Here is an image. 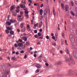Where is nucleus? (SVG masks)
Returning <instances> with one entry per match:
<instances>
[{"mask_svg": "<svg viewBox=\"0 0 77 77\" xmlns=\"http://www.w3.org/2000/svg\"><path fill=\"white\" fill-rule=\"evenodd\" d=\"M52 44H53V45H54V46H55V45H56V43H53Z\"/></svg>", "mask_w": 77, "mask_h": 77, "instance_id": "nucleus-42", "label": "nucleus"}, {"mask_svg": "<svg viewBox=\"0 0 77 77\" xmlns=\"http://www.w3.org/2000/svg\"><path fill=\"white\" fill-rule=\"evenodd\" d=\"M10 22H11V23H15V20H12V19L10 20Z\"/></svg>", "mask_w": 77, "mask_h": 77, "instance_id": "nucleus-19", "label": "nucleus"}, {"mask_svg": "<svg viewBox=\"0 0 77 77\" xmlns=\"http://www.w3.org/2000/svg\"><path fill=\"white\" fill-rule=\"evenodd\" d=\"M71 14H72V15H73V16H74V15H75V14H74V12H72V11H71Z\"/></svg>", "mask_w": 77, "mask_h": 77, "instance_id": "nucleus-28", "label": "nucleus"}, {"mask_svg": "<svg viewBox=\"0 0 77 77\" xmlns=\"http://www.w3.org/2000/svg\"><path fill=\"white\" fill-rule=\"evenodd\" d=\"M45 65L47 66H48L49 65L48 63H45Z\"/></svg>", "mask_w": 77, "mask_h": 77, "instance_id": "nucleus-45", "label": "nucleus"}, {"mask_svg": "<svg viewBox=\"0 0 77 77\" xmlns=\"http://www.w3.org/2000/svg\"><path fill=\"white\" fill-rule=\"evenodd\" d=\"M16 11L17 13H18V12H19V11H20V10L19 9H17L16 10Z\"/></svg>", "mask_w": 77, "mask_h": 77, "instance_id": "nucleus-30", "label": "nucleus"}, {"mask_svg": "<svg viewBox=\"0 0 77 77\" xmlns=\"http://www.w3.org/2000/svg\"><path fill=\"white\" fill-rule=\"evenodd\" d=\"M44 6V4H41V5L40 6L41 8H42Z\"/></svg>", "mask_w": 77, "mask_h": 77, "instance_id": "nucleus-37", "label": "nucleus"}, {"mask_svg": "<svg viewBox=\"0 0 77 77\" xmlns=\"http://www.w3.org/2000/svg\"><path fill=\"white\" fill-rule=\"evenodd\" d=\"M66 52L67 54H69V50L67 49V48H66Z\"/></svg>", "mask_w": 77, "mask_h": 77, "instance_id": "nucleus-17", "label": "nucleus"}, {"mask_svg": "<svg viewBox=\"0 0 77 77\" xmlns=\"http://www.w3.org/2000/svg\"><path fill=\"white\" fill-rule=\"evenodd\" d=\"M48 11L46 10H45L44 11V17H47V13Z\"/></svg>", "mask_w": 77, "mask_h": 77, "instance_id": "nucleus-5", "label": "nucleus"}, {"mask_svg": "<svg viewBox=\"0 0 77 77\" xmlns=\"http://www.w3.org/2000/svg\"><path fill=\"white\" fill-rule=\"evenodd\" d=\"M48 12L49 15H50V10L48 11Z\"/></svg>", "mask_w": 77, "mask_h": 77, "instance_id": "nucleus-60", "label": "nucleus"}, {"mask_svg": "<svg viewBox=\"0 0 77 77\" xmlns=\"http://www.w3.org/2000/svg\"><path fill=\"white\" fill-rule=\"evenodd\" d=\"M6 29L7 30H11L12 29V28H11L10 27H6Z\"/></svg>", "mask_w": 77, "mask_h": 77, "instance_id": "nucleus-11", "label": "nucleus"}, {"mask_svg": "<svg viewBox=\"0 0 77 77\" xmlns=\"http://www.w3.org/2000/svg\"><path fill=\"white\" fill-rule=\"evenodd\" d=\"M51 36H54V34L51 33Z\"/></svg>", "mask_w": 77, "mask_h": 77, "instance_id": "nucleus-57", "label": "nucleus"}, {"mask_svg": "<svg viewBox=\"0 0 77 77\" xmlns=\"http://www.w3.org/2000/svg\"><path fill=\"white\" fill-rule=\"evenodd\" d=\"M39 38L40 39H42L44 37V35H41L40 32H39Z\"/></svg>", "mask_w": 77, "mask_h": 77, "instance_id": "nucleus-4", "label": "nucleus"}, {"mask_svg": "<svg viewBox=\"0 0 77 77\" xmlns=\"http://www.w3.org/2000/svg\"><path fill=\"white\" fill-rule=\"evenodd\" d=\"M26 44L27 45H29L30 44V43H29V42H26Z\"/></svg>", "mask_w": 77, "mask_h": 77, "instance_id": "nucleus-34", "label": "nucleus"}, {"mask_svg": "<svg viewBox=\"0 0 77 77\" xmlns=\"http://www.w3.org/2000/svg\"><path fill=\"white\" fill-rule=\"evenodd\" d=\"M9 18H10V16H8V20H9Z\"/></svg>", "mask_w": 77, "mask_h": 77, "instance_id": "nucleus-59", "label": "nucleus"}, {"mask_svg": "<svg viewBox=\"0 0 77 77\" xmlns=\"http://www.w3.org/2000/svg\"><path fill=\"white\" fill-rule=\"evenodd\" d=\"M30 50H33V48L32 47H30Z\"/></svg>", "mask_w": 77, "mask_h": 77, "instance_id": "nucleus-64", "label": "nucleus"}, {"mask_svg": "<svg viewBox=\"0 0 77 77\" xmlns=\"http://www.w3.org/2000/svg\"><path fill=\"white\" fill-rule=\"evenodd\" d=\"M26 17H27V18H29V15H28V14H26V15H25Z\"/></svg>", "mask_w": 77, "mask_h": 77, "instance_id": "nucleus-43", "label": "nucleus"}, {"mask_svg": "<svg viewBox=\"0 0 77 77\" xmlns=\"http://www.w3.org/2000/svg\"><path fill=\"white\" fill-rule=\"evenodd\" d=\"M62 63L61 61H60V62H58L56 64V65H61Z\"/></svg>", "mask_w": 77, "mask_h": 77, "instance_id": "nucleus-15", "label": "nucleus"}, {"mask_svg": "<svg viewBox=\"0 0 77 77\" xmlns=\"http://www.w3.org/2000/svg\"><path fill=\"white\" fill-rule=\"evenodd\" d=\"M5 32H6V33H7V34H8V33H9V31H8V29L6 30Z\"/></svg>", "mask_w": 77, "mask_h": 77, "instance_id": "nucleus-22", "label": "nucleus"}, {"mask_svg": "<svg viewBox=\"0 0 77 77\" xmlns=\"http://www.w3.org/2000/svg\"><path fill=\"white\" fill-rule=\"evenodd\" d=\"M25 30H26V28H24V29H21V32H25Z\"/></svg>", "mask_w": 77, "mask_h": 77, "instance_id": "nucleus-24", "label": "nucleus"}, {"mask_svg": "<svg viewBox=\"0 0 77 77\" xmlns=\"http://www.w3.org/2000/svg\"><path fill=\"white\" fill-rule=\"evenodd\" d=\"M29 2H30V3H32V0H28Z\"/></svg>", "mask_w": 77, "mask_h": 77, "instance_id": "nucleus-39", "label": "nucleus"}, {"mask_svg": "<svg viewBox=\"0 0 77 77\" xmlns=\"http://www.w3.org/2000/svg\"><path fill=\"white\" fill-rule=\"evenodd\" d=\"M15 5H13L10 8L11 11H12V10H13V9H15Z\"/></svg>", "mask_w": 77, "mask_h": 77, "instance_id": "nucleus-7", "label": "nucleus"}, {"mask_svg": "<svg viewBox=\"0 0 77 77\" xmlns=\"http://www.w3.org/2000/svg\"><path fill=\"white\" fill-rule=\"evenodd\" d=\"M34 36L35 38H38V35L36 34Z\"/></svg>", "mask_w": 77, "mask_h": 77, "instance_id": "nucleus-44", "label": "nucleus"}, {"mask_svg": "<svg viewBox=\"0 0 77 77\" xmlns=\"http://www.w3.org/2000/svg\"><path fill=\"white\" fill-rule=\"evenodd\" d=\"M39 60H41V59H42V56H41L40 57H39Z\"/></svg>", "mask_w": 77, "mask_h": 77, "instance_id": "nucleus-35", "label": "nucleus"}, {"mask_svg": "<svg viewBox=\"0 0 77 77\" xmlns=\"http://www.w3.org/2000/svg\"><path fill=\"white\" fill-rule=\"evenodd\" d=\"M36 56H37V55L36 54H34V56L35 57H36Z\"/></svg>", "mask_w": 77, "mask_h": 77, "instance_id": "nucleus-54", "label": "nucleus"}, {"mask_svg": "<svg viewBox=\"0 0 77 77\" xmlns=\"http://www.w3.org/2000/svg\"><path fill=\"white\" fill-rule=\"evenodd\" d=\"M23 20V19H22V18H19V21H20V22H21V21H22Z\"/></svg>", "mask_w": 77, "mask_h": 77, "instance_id": "nucleus-31", "label": "nucleus"}, {"mask_svg": "<svg viewBox=\"0 0 77 77\" xmlns=\"http://www.w3.org/2000/svg\"><path fill=\"white\" fill-rule=\"evenodd\" d=\"M70 60H69L68 58L66 57L65 58V61L66 62H70V64H73V65H74V63H75L74 60H73V59H72V57H71V56H70Z\"/></svg>", "mask_w": 77, "mask_h": 77, "instance_id": "nucleus-1", "label": "nucleus"}, {"mask_svg": "<svg viewBox=\"0 0 77 77\" xmlns=\"http://www.w3.org/2000/svg\"><path fill=\"white\" fill-rule=\"evenodd\" d=\"M23 10H24V11H27V8H24L23 9Z\"/></svg>", "mask_w": 77, "mask_h": 77, "instance_id": "nucleus-48", "label": "nucleus"}, {"mask_svg": "<svg viewBox=\"0 0 77 77\" xmlns=\"http://www.w3.org/2000/svg\"><path fill=\"white\" fill-rule=\"evenodd\" d=\"M20 7H21V8H26V6H25V5H20Z\"/></svg>", "mask_w": 77, "mask_h": 77, "instance_id": "nucleus-14", "label": "nucleus"}, {"mask_svg": "<svg viewBox=\"0 0 77 77\" xmlns=\"http://www.w3.org/2000/svg\"><path fill=\"white\" fill-rule=\"evenodd\" d=\"M24 14L23 13V12H21L20 13V15L21 16H23V15Z\"/></svg>", "mask_w": 77, "mask_h": 77, "instance_id": "nucleus-27", "label": "nucleus"}, {"mask_svg": "<svg viewBox=\"0 0 77 77\" xmlns=\"http://www.w3.org/2000/svg\"><path fill=\"white\" fill-rule=\"evenodd\" d=\"M11 35H14V32L13 31H11L10 32Z\"/></svg>", "mask_w": 77, "mask_h": 77, "instance_id": "nucleus-18", "label": "nucleus"}, {"mask_svg": "<svg viewBox=\"0 0 77 77\" xmlns=\"http://www.w3.org/2000/svg\"><path fill=\"white\" fill-rule=\"evenodd\" d=\"M73 55L74 57H75L76 59H77V52L75 51H74L73 52Z\"/></svg>", "mask_w": 77, "mask_h": 77, "instance_id": "nucleus-6", "label": "nucleus"}, {"mask_svg": "<svg viewBox=\"0 0 77 77\" xmlns=\"http://www.w3.org/2000/svg\"><path fill=\"white\" fill-rule=\"evenodd\" d=\"M55 37L56 38H57V34H55Z\"/></svg>", "mask_w": 77, "mask_h": 77, "instance_id": "nucleus-47", "label": "nucleus"}, {"mask_svg": "<svg viewBox=\"0 0 77 77\" xmlns=\"http://www.w3.org/2000/svg\"><path fill=\"white\" fill-rule=\"evenodd\" d=\"M46 2L47 4H48V0H46Z\"/></svg>", "mask_w": 77, "mask_h": 77, "instance_id": "nucleus-53", "label": "nucleus"}, {"mask_svg": "<svg viewBox=\"0 0 77 77\" xmlns=\"http://www.w3.org/2000/svg\"><path fill=\"white\" fill-rule=\"evenodd\" d=\"M74 48H77V44L74 45Z\"/></svg>", "mask_w": 77, "mask_h": 77, "instance_id": "nucleus-23", "label": "nucleus"}, {"mask_svg": "<svg viewBox=\"0 0 77 77\" xmlns=\"http://www.w3.org/2000/svg\"><path fill=\"white\" fill-rule=\"evenodd\" d=\"M52 38L53 39H55V37H54V36H53L52 37Z\"/></svg>", "mask_w": 77, "mask_h": 77, "instance_id": "nucleus-49", "label": "nucleus"}, {"mask_svg": "<svg viewBox=\"0 0 77 77\" xmlns=\"http://www.w3.org/2000/svg\"><path fill=\"white\" fill-rule=\"evenodd\" d=\"M39 32H42V29H41L39 30Z\"/></svg>", "mask_w": 77, "mask_h": 77, "instance_id": "nucleus-41", "label": "nucleus"}, {"mask_svg": "<svg viewBox=\"0 0 77 77\" xmlns=\"http://www.w3.org/2000/svg\"><path fill=\"white\" fill-rule=\"evenodd\" d=\"M27 58V55H26L24 57V59H26Z\"/></svg>", "mask_w": 77, "mask_h": 77, "instance_id": "nucleus-46", "label": "nucleus"}, {"mask_svg": "<svg viewBox=\"0 0 77 77\" xmlns=\"http://www.w3.org/2000/svg\"><path fill=\"white\" fill-rule=\"evenodd\" d=\"M12 54H15V52L13 51L12 52Z\"/></svg>", "mask_w": 77, "mask_h": 77, "instance_id": "nucleus-62", "label": "nucleus"}, {"mask_svg": "<svg viewBox=\"0 0 77 77\" xmlns=\"http://www.w3.org/2000/svg\"><path fill=\"white\" fill-rule=\"evenodd\" d=\"M27 29H29V30H31V29H30V26H29V25H28L27 26Z\"/></svg>", "mask_w": 77, "mask_h": 77, "instance_id": "nucleus-20", "label": "nucleus"}, {"mask_svg": "<svg viewBox=\"0 0 77 77\" xmlns=\"http://www.w3.org/2000/svg\"><path fill=\"white\" fill-rule=\"evenodd\" d=\"M43 14V10L42 9H41L40 10L39 14L42 15Z\"/></svg>", "mask_w": 77, "mask_h": 77, "instance_id": "nucleus-8", "label": "nucleus"}, {"mask_svg": "<svg viewBox=\"0 0 77 77\" xmlns=\"http://www.w3.org/2000/svg\"><path fill=\"white\" fill-rule=\"evenodd\" d=\"M11 59L12 60H15V58H14V57H12Z\"/></svg>", "mask_w": 77, "mask_h": 77, "instance_id": "nucleus-50", "label": "nucleus"}, {"mask_svg": "<svg viewBox=\"0 0 77 77\" xmlns=\"http://www.w3.org/2000/svg\"><path fill=\"white\" fill-rule=\"evenodd\" d=\"M61 6L62 7L63 9H64V5H63V4L62 3L61 4Z\"/></svg>", "mask_w": 77, "mask_h": 77, "instance_id": "nucleus-21", "label": "nucleus"}, {"mask_svg": "<svg viewBox=\"0 0 77 77\" xmlns=\"http://www.w3.org/2000/svg\"><path fill=\"white\" fill-rule=\"evenodd\" d=\"M38 23H36L34 25V27H36V26H38Z\"/></svg>", "mask_w": 77, "mask_h": 77, "instance_id": "nucleus-36", "label": "nucleus"}, {"mask_svg": "<svg viewBox=\"0 0 77 77\" xmlns=\"http://www.w3.org/2000/svg\"><path fill=\"white\" fill-rule=\"evenodd\" d=\"M20 8V6H18L17 8V9H19Z\"/></svg>", "mask_w": 77, "mask_h": 77, "instance_id": "nucleus-61", "label": "nucleus"}, {"mask_svg": "<svg viewBox=\"0 0 77 77\" xmlns=\"http://www.w3.org/2000/svg\"><path fill=\"white\" fill-rule=\"evenodd\" d=\"M23 39L25 41H27V37H24Z\"/></svg>", "mask_w": 77, "mask_h": 77, "instance_id": "nucleus-25", "label": "nucleus"}, {"mask_svg": "<svg viewBox=\"0 0 77 77\" xmlns=\"http://www.w3.org/2000/svg\"><path fill=\"white\" fill-rule=\"evenodd\" d=\"M18 47H22V48H24L23 47V44L22 43H19L18 44Z\"/></svg>", "mask_w": 77, "mask_h": 77, "instance_id": "nucleus-3", "label": "nucleus"}, {"mask_svg": "<svg viewBox=\"0 0 77 77\" xmlns=\"http://www.w3.org/2000/svg\"><path fill=\"white\" fill-rule=\"evenodd\" d=\"M46 38L47 39H48L49 38V36H48V35H47L46 36Z\"/></svg>", "mask_w": 77, "mask_h": 77, "instance_id": "nucleus-32", "label": "nucleus"}, {"mask_svg": "<svg viewBox=\"0 0 77 77\" xmlns=\"http://www.w3.org/2000/svg\"><path fill=\"white\" fill-rule=\"evenodd\" d=\"M71 5H72V6H74V3H73V2H71Z\"/></svg>", "mask_w": 77, "mask_h": 77, "instance_id": "nucleus-38", "label": "nucleus"}, {"mask_svg": "<svg viewBox=\"0 0 77 77\" xmlns=\"http://www.w3.org/2000/svg\"><path fill=\"white\" fill-rule=\"evenodd\" d=\"M65 9L66 11H68V5H66Z\"/></svg>", "mask_w": 77, "mask_h": 77, "instance_id": "nucleus-9", "label": "nucleus"}, {"mask_svg": "<svg viewBox=\"0 0 77 77\" xmlns=\"http://www.w3.org/2000/svg\"><path fill=\"white\" fill-rule=\"evenodd\" d=\"M6 24L7 25H8V26H10L11 25V22H6Z\"/></svg>", "mask_w": 77, "mask_h": 77, "instance_id": "nucleus-12", "label": "nucleus"}, {"mask_svg": "<svg viewBox=\"0 0 77 77\" xmlns=\"http://www.w3.org/2000/svg\"><path fill=\"white\" fill-rule=\"evenodd\" d=\"M34 33H37V30H35L34 31Z\"/></svg>", "mask_w": 77, "mask_h": 77, "instance_id": "nucleus-51", "label": "nucleus"}, {"mask_svg": "<svg viewBox=\"0 0 77 77\" xmlns=\"http://www.w3.org/2000/svg\"><path fill=\"white\" fill-rule=\"evenodd\" d=\"M70 39L72 42L73 43L74 42V38L73 37V35L72 34H71L70 35Z\"/></svg>", "mask_w": 77, "mask_h": 77, "instance_id": "nucleus-2", "label": "nucleus"}, {"mask_svg": "<svg viewBox=\"0 0 77 77\" xmlns=\"http://www.w3.org/2000/svg\"><path fill=\"white\" fill-rule=\"evenodd\" d=\"M36 67L37 68H39V64H37L36 65Z\"/></svg>", "mask_w": 77, "mask_h": 77, "instance_id": "nucleus-29", "label": "nucleus"}, {"mask_svg": "<svg viewBox=\"0 0 77 77\" xmlns=\"http://www.w3.org/2000/svg\"><path fill=\"white\" fill-rule=\"evenodd\" d=\"M19 54V52H17L16 53V54Z\"/></svg>", "mask_w": 77, "mask_h": 77, "instance_id": "nucleus-55", "label": "nucleus"}, {"mask_svg": "<svg viewBox=\"0 0 77 77\" xmlns=\"http://www.w3.org/2000/svg\"><path fill=\"white\" fill-rule=\"evenodd\" d=\"M7 73H8V72H5V74L2 76V77H8L6 75L7 74Z\"/></svg>", "mask_w": 77, "mask_h": 77, "instance_id": "nucleus-10", "label": "nucleus"}, {"mask_svg": "<svg viewBox=\"0 0 77 77\" xmlns=\"http://www.w3.org/2000/svg\"><path fill=\"white\" fill-rule=\"evenodd\" d=\"M17 30L18 32H20V29H17Z\"/></svg>", "mask_w": 77, "mask_h": 77, "instance_id": "nucleus-52", "label": "nucleus"}, {"mask_svg": "<svg viewBox=\"0 0 77 77\" xmlns=\"http://www.w3.org/2000/svg\"><path fill=\"white\" fill-rule=\"evenodd\" d=\"M24 53V51H20L21 53Z\"/></svg>", "mask_w": 77, "mask_h": 77, "instance_id": "nucleus-40", "label": "nucleus"}, {"mask_svg": "<svg viewBox=\"0 0 77 77\" xmlns=\"http://www.w3.org/2000/svg\"><path fill=\"white\" fill-rule=\"evenodd\" d=\"M25 12L26 14H29V11H25Z\"/></svg>", "mask_w": 77, "mask_h": 77, "instance_id": "nucleus-26", "label": "nucleus"}, {"mask_svg": "<svg viewBox=\"0 0 77 77\" xmlns=\"http://www.w3.org/2000/svg\"><path fill=\"white\" fill-rule=\"evenodd\" d=\"M14 46H15V47H18V45H17V44H14Z\"/></svg>", "mask_w": 77, "mask_h": 77, "instance_id": "nucleus-33", "label": "nucleus"}, {"mask_svg": "<svg viewBox=\"0 0 77 77\" xmlns=\"http://www.w3.org/2000/svg\"><path fill=\"white\" fill-rule=\"evenodd\" d=\"M43 71H44L43 70H41L40 72V73H42Z\"/></svg>", "mask_w": 77, "mask_h": 77, "instance_id": "nucleus-63", "label": "nucleus"}, {"mask_svg": "<svg viewBox=\"0 0 77 77\" xmlns=\"http://www.w3.org/2000/svg\"><path fill=\"white\" fill-rule=\"evenodd\" d=\"M36 72H39V69H38L36 71Z\"/></svg>", "mask_w": 77, "mask_h": 77, "instance_id": "nucleus-56", "label": "nucleus"}, {"mask_svg": "<svg viewBox=\"0 0 77 77\" xmlns=\"http://www.w3.org/2000/svg\"><path fill=\"white\" fill-rule=\"evenodd\" d=\"M53 14L54 16L55 17L56 15V12L55 11V10H54V9H53Z\"/></svg>", "mask_w": 77, "mask_h": 77, "instance_id": "nucleus-13", "label": "nucleus"}, {"mask_svg": "<svg viewBox=\"0 0 77 77\" xmlns=\"http://www.w3.org/2000/svg\"><path fill=\"white\" fill-rule=\"evenodd\" d=\"M24 24L23 23H21L20 24V27H21V28H23V27H24Z\"/></svg>", "mask_w": 77, "mask_h": 77, "instance_id": "nucleus-16", "label": "nucleus"}, {"mask_svg": "<svg viewBox=\"0 0 77 77\" xmlns=\"http://www.w3.org/2000/svg\"><path fill=\"white\" fill-rule=\"evenodd\" d=\"M75 11L76 12H77V7L75 8Z\"/></svg>", "mask_w": 77, "mask_h": 77, "instance_id": "nucleus-58", "label": "nucleus"}]
</instances>
